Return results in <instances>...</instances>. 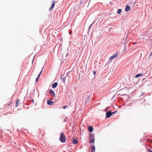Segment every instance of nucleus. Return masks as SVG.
Returning <instances> with one entry per match:
<instances>
[{"label": "nucleus", "mask_w": 152, "mask_h": 152, "mask_svg": "<svg viewBox=\"0 0 152 152\" xmlns=\"http://www.w3.org/2000/svg\"><path fill=\"white\" fill-rule=\"evenodd\" d=\"M67 106V105L64 106H63V108L64 109H65L66 108Z\"/></svg>", "instance_id": "aec40b11"}, {"label": "nucleus", "mask_w": 152, "mask_h": 152, "mask_svg": "<svg viewBox=\"0 0 152 152\" xmlns=\"http://www.w3.org/2000/svg\"><path fill=\"white\" fill-rule=\"evenodd\" d=\"M152 55V52L150 54V56H151Z\"/></svg>", "instance_id": "b1692460"}, {"label": "nucleus", "mask_w": 152, "mask_h": 152, "mask_svg": "<svg viewBox=\"0 0 152 152\" xmlns=\"http://www.w3.org/2000/svg\"><path fill=\"white\" fill-rule=\"evenodd\" d=\"M137 43V42H135V43H134V44H135V43Z\"/></svg>", "instance_id": "393cba45"}, {"label": "nucleus", "mask_w": 152, "mask_h": 152, "mask_svg": "<svg viewBox=\"0 0 152 152\" xmlns=\"http://www.w3.org/2000/svg\"><path fill=\"white\" fill-rule=\"evenodd\" d=\"M59 140L62 143H64L66 141V137L64 133L62 132L61 133Z\"/></svg>", "instance_id": "f257e3e1"}, {"label": "nucleus", "mask_w": 152, "mask_h": 152, "mask_svg": "<svg viewBox=\"0 0 152 152\" xmlns=\"http://www.w3.org/2000/svg\"><path fill=\"white\" fill-rule=\"evenodd\" d=\"M95 139L94 138H93L92 139H91L90 141V142L91 143H94V142Z\"/></svg>", "instance_id": "4468645a"}, {"label": "nucleus", "mask_w": 152, "mask_h": 152, "mask_svg": "<svg viewBox=\"0 0 152 152\" xmlns=\"http://www.w3.org/2000/svg\"><path fill=\"white\" fill-rule=\"evenodd\" d=\"M78 142V140L76 139H74L72 140L73 143L74 144H77Z\"/></svg>", "instance_id": "423d86ee"}, {"label": "nucleus", "mask_w": 152, "mask_h": 152, "mask_svg": "<svg viewBox=\"0 0 152 152\" xmlns=\"http://www.w3.org/2000/svg\"><path fill=\"white\" fill-rule=\"evenodd\" d=\"M89 138L90 139L91 138V137H93V134H89Z\"/></svg>", "instance_id": "f3484780"}, {"label": "nucleus", "mask_w": 152, "mask_h": 152, "mask_svg": "<svg viewBox=\"0 0 152 152\" xmlns=\"http://www.w3.org/2000/svg\"><path fill=\"white\" fill-rule=\"evenodd\" d=\"M47 103L49 105H51L53 104V102L52 101L48 100L47 101Z\"/></svg>", "instance_id": "6e6552de"}, {"label": "nucleus", "mask_w": 152, "mask_h": 152, "mask_svg": "<svg viewBox=\"0 0 152 152\" xmlns=\"http://www.w3.org/2000/svg\"><path fill=\"white\" fill-rule=\"evenodd\" d=\"M116 111H115L113 112H111L110 111H109L107 112L106 113V115L105 116V118H109L112 115L114 114L115 113Z\"/></svg>", "instance_id": "f03ea898"}, {"label": "nucleus", "mask_w": 152, "mask_h": 152, "mask_svg": "<svg viewBox=\"0 0 152 152\" xmlns=\"http://www.w3.org/2000/svg\"><path fill=\"white\" fill-rule=\"evenodd\" d=\"M118 55V53H116L115 54H114L113 56H111L110 58V59H112L114 58H115L116 56H117Z\"/></svg>", "instance_id": "20e7f679"}, {"label": "nucleus", "mask_w": 152, "mask_h": 152, "mask_svg": "<svg viewBox=\"0 0 152 152\" xmlns=\"http://www.w3.org/2000/svg\"><path fill=\"white\" fill-rule=\"evenodd\" d=\"M42 70L43 69H42V70H41V71L40 72V73H39V74L38 76V78L39 77L42 72Z\"/></svg>", "instance_id": "a211bd4d"}, {"label": "nucleus", "mask_w": 152, "mask_h": 152, "mask_svg": "<svg viewBox=\"0 0 152 152\" xmlns=\"http://www.w3.org/2000/svg\"><path fill=\"white\" fill-rule=\"evenodd\" d=\"M143 76H144V75H143V74L140 73L136 75L135 76V77L137 78L140 76L142 77Z\"/></svg>", "instance_id": "9d476101"}, {"label": "nucleus", "mask_w": 152, "mask_h": 152, "mask_svg": "<svg viewBox=\"0 0 152 152\" xmlns=\"http://www.w3.org/2000/svg\"><path fill=\"white\" fill-rule=\"evenodd\" d=\"M121 9H119L118 10V14H120L121 13Z\"/></svg>", "instance_id": "dca6fc26"}, {"label": "nucleus", "mask_w": 152, "mask_h": 152, "mask_svg": "<svg viewBox=\"0 0 152 152\" xmlns=\"http://www.w3.org/2000/svg\"><path fill=\"white\" fill-rule=\"evenodd\" d=\"M130 8L129 6L127 5L126 6L125 10L127 12L130 10Z\"/></svg>", "instance_id": "9b49d317"}, {"label": "nucleus", "mask_w": 152, "mask_h": 152, "mask_svg": "<svg viewBox=\"0 0 152 152\" xmlns=\"http://www.w3.org/2000/svg\"><path fill=\"white\" fill-rule=\"evenodd\" d=\"M91 151L92 152H95V147L94 146H93L91 148Z\"/></svg>", "instance_id": "f8f14e48"}, {"label": "nucleus", "mask_w": 152, "mask_h": 152, "mask_svg": "<svg viewBox=\"0 0 152 152\" xmlns=\"http://www.w3.org/2000/svg\"><path fill=\"white\" fill-rule=\"evenodd\" d=\"M38 77H37L36 79V82H37L38 81Z\"/></svg>", "instance_id": "412c9836"}, {"label": "nucleus", "mask_w": 152, "mask_h": 152, "mask_svg": "<svg viewBox=\"0 0 152 152\" xmlns=\"http://www.w3.org/2000/svg\"><path fill=\"white\" fill-rule=\"evenodd\" d=\"M58 85V83L57 82H55L53 83L52 85V87L53 88H55Z\"/></svg>", "instance_id": "0eeeda50"}, {"label": "nucleus", "mask_w": 152, "mask_h": 152, "mask_svg": "<svg viewBox=\"0 0 152 152\" xmlns=\"http://www.w3.org/2000/svg\"><path fill=\"white\" fill-rule=\"evenodd\" d=\"M88 130L90 132H92L93 131V129L92 126H89L88 128Z\"/></svg>", "instance_id": "1a4fd4ad"}, {"label": "nucleus", "mask_w": 152, "mask_h": 152, "mask_svg": "<svg viewBox=\"0 0 152 152\" xmlns=\"http://www.w3.org/2000/svg\"><path fill=\"white\" fill-rule=\"evenodd\" d=\"M89 96H88L86 98V100L85 101V102H88L89 101Z\"/></svg>", "instance_id": "2eb2a0df"}, {"label": "nucleus", "mask_w": 152, "mask_h": 152, "mask_svg": "<svg viewBox=\"0 0 152 152\" xmlns=\"http://www.w3.org/2000/svg\"><path fill=\"white\" fill-rule=\"evenodd\" d=\"M84 2V1H83V0L81 1H80V4H83V3Z\"/></svg>", "instance_id": "6ab92c4d"}, {"label": "nucleus", "mask_w": 152, "mask_h": 152, "mask_svg": "<svg viewBox=\"0 0 152 152\" xmlns=\"http://www.w3.org/2000/svg\"><path fill=\"white\" fill-rule=\"evenodd\" d=\"M50 94L53 97L55 96V93L53 90L51 89H50L49 90Z\"/></svg>", "instance_id": "7ed1b4c3"}, {"label": "nucleus", "mask_w": 152, "mask_h": 152, "mask_svg": "<svg viewBox=\"0 0 152 152\" xmlns=\"http://www.w3.org/2000/svg\"><path fill=\"white\" fill-rule=\"evenodd\" d=\"M20 101L19 100H17L16 102L15 106L17 107L19 104Z\"/></svg>", "instance_id": "ddd939ff"}, {"label": "nucleus", "mask_w": 152, "mask_h": 152, "mask_svg": "<svg viewBox=\"0 0 152 152\" xmlns=\"http://www.w3.org/2000/svg\"><path fill=\"white\" fill-rule=\"evenodd\" d=\"M148 150L149 152H152V151L151 150H150L149 149H148Z\"/></svg>", "instance_id": "4be33fe9"}, {"label": "nucleus", "mask_w": 152, "mask_h": 152, "mask_svg": "<svg viewBox=\"0 0 152 152\" xmlns=\"http://www.w3.org/2000/svg\"><path fill=\"white\" fill-rule=\"evenodd\" d=\"M52 3H53V4H52V6H51V7L50 8V9H49V10L50 11L52 9H53V8H54V5H55V1H53V2H52Z\"/></svg>", "instance_id": "39448f33"}, {"label": "nucleus", "mask_w": 152, "mask_h": 152, "mask_svg": "<svg viewBox=\"0 0 152 152\" xmlns=\"http://www.w3.org/2000/svg\"><path fill=\"white\" fill-rule=\"evenodd\" d=\"M93 73L94 75H95L96 74V72L95 71Z\"/></svg>", "instance_id": "5701e85b"}]
</instances>
